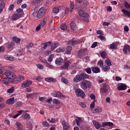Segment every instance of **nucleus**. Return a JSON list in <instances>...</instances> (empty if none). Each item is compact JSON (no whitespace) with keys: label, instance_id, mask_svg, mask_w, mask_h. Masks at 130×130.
Listing matches in <instances>:
<instances>
[{"label":"nucleus","instance_id":"nucleus-1","mask_svg":"<svg viewBox=\"0 0 130 130\" xmlns=\"http://www.w3.org/2000/svg\"><path fill=\"white\" fill-rule=\"evenodd\" d=\"M89 76L88 74H86L84 73H81L79 75H76L73 81L75 83H79V82H81V81H84L86 80V79H89Z\"/></svg>","mask_w":130,"mask_h":130},{"label":"nucleus","instance_id":"nucleus-2","mask_svg":"<svg viewBox=\"0 0 130 130\" xmlns=\"http://www.w3.org/2000/svg\"><path fill=\"white\" fill-rule=\"evenodd\" d=\"M92 85L90 81L84 80L80 83V87L83 90H87L88 88H90Z\"/></svg>","mask_w":130,"mask_h":130},{"label":"nucleus","instance_id":"nucleus-3","mask_svg":"<svg viewBox=\"0 0 130 130\" xmlns=\"http://www.w3.org/2000/svg\"><path fill=\"white\" fill-rule=\"evenodd\" d=\"M45 12H46V8L41 7L38 12L37 17L39 19H41L45 15Z\"/></svg>","mask_w":130,"mask_h":130},{"label":"nucleus","instance_id":"nucleus-4","mask_svg":"<svg viewBox=\"0 0 130 130\" xmlns=\"http://www.w3.org/2000/svg\"><path fill=\"white\" fill-rule=\"evenodd\" d=\"M5 75L10 80H15L16 79V74L13 72L7 71L5 72Z\"/></svg>","mask_w":130,"mask_h":130},{"label":"nucleus","instance_id":"nucleus-5","mask_svg":"<svg viewBox=\"0 0 130 130\" xmlns=\"http://www.w3.org/2000/svg\"><path fill=\"white\" fill-rule=\"evenodd\" d=\"M75 92L76 93L77 96H78L79 97H81V98L82 99H84V97H85V96L84 91L80 88H77L75 90Z\"/></svg>","mask_w":130,"mask_h":130},{"label":"nucleus","instance_id":"nucleus-6","mask_svg":"<svg viewBox=\"0 0 130 130\" xmlns=\"http://www.w3.org/2000/svg\"><path fill=\"white\" fill-rule=\"evenodd\" d=\"M100 92L101 93H107L108 92V88L106 83H104L102 84Z\"/></svg>","mask_w":130,"mask_h":130},{"label":"nucleus","instance_id":"nucleus-7","mask_svg":"<svg viewBox=\"0 0 130 130\" xmlns=\"http://www.w3.org/2000/svg\"><path fill=\"white\" fill-rule=\"evenodd\" d=\"M70 8L71 9H70L69 8H66L65 10L66 14H68L69 12H73V10L75 9V4H74V2H70Z\"/></svg>","mask_w":130,"mask_h":130},{"label":"nucleus","instance_id":"nucleus-8","mask_svg":"<svg viewBox=\"0 0 130 130\" xmlns=\"http://www.w3.org/2000/svg\"><path fill=\"white\" fill-rule=\"evenodd\" d=\"M78 14L81 17H84V18H88L89 17V14L82 10H79Z\"/></svg>","mask_w":130,"mask_h":130},{"label":"nucleus","instance_id":"nucleus-9","mask_svg":"<svg viewBox=\"0 0 130 130\" xmlns=\"http://www.w3.org/2000/svg\"><path fill=\"white\" fill-rule=\"evenodd\" d=\"M22 16V14H19L18 13H15L12 15V20H13V21H16V20H18V19L21 18Z\"/></svg>","mask_w":130,"mask_h":130},{"label":"nucleus","instance_id":"nucleus-10","mask_svg":"<svg viewBox=\"0 0 130 130\" xmlns=\"http://www.w3.org/2000/svg\"><path fill=\"white\" fill-rule=\"evenodd\" d=\"M68 44H69V45H72V46H74V45H77V44H79V41L77 40H72L70 41H68L67 42Z\"/></svg>","mask_w":130,"mask_h":130},{"label":"nucleus","instance_id":"nucleus-11","mask_svg":"<svg viewBox=\"0 0 130 130\" xmlns=\"http://www.w3.org/2000/svg\"><path fill=\"white\" fill-rule=\"evenodd\" d=\"M122 13H123L124 17H127V18H130V11L126 9H122L121 10Z\"/></svg>","mask_w":130,"mask_h":130},{"label":"nucleus","instance_id":"nucleus-12","mask_svg":"<svg viewBox=\"0 0 130 130\" xmlns=\"http://www.w3.org/2000/svg\"><path fill=\"white\" fill-rule=\"evenodd\" d=\"M56 64H57L58 66H61L62 63H63V59L61 57H59L58 58H57L55 61Z\"/></svg>","mask_w":130,"mask_h":130},{"label":"nucleus","instance_id":"nucleus-13","mask_svg":"<svg viewBox=\"0 0 130 130\" xmlns=\"http://www.w3.org/2000/svg\"><path fill=\"white\" fill-rule=\"evenodd\" d=\"M123 51L124 53H127V52H130V46L128 45H125L123 48Z\"/></svg>","mask_w":130,"mask_h":130},{"label":"nucleus","instance_id":"nucleus-14","mask_svg":"<svg viewBox=\"0 0 130 130\" xmlns=\"http://www.w3.org/2000/svg\"><path fill=\"white\" fill-rule=\"evenodd\" d=\"M62 125L63 126V130H68L69 127H70V124L67 123V122H66L64 120L62 121Z\"/></svg>","mask_w":130,"mask_h":130},{"label":"nucleus","instance_id":"nucleus-15","mask_svg":"<svg viewBox=\"0 0 130 130\" xmlns=\"http://www.w3.org/2000/svg\"><path fill=\"white\" fill-rule=\"evenodd\" d=\"M32 84V81L30 80H27L26 81H25L22 84V87L23 88H26V87H28V86H30Z\"/></svg>","mask_w":130,"mask_h":130},{"label":"nucleus","instance_id":"nucleus-16","mask_svg":"<svg viewBox=\"0 0 130 130\" xmlns=\"http://www.w3.org/2000/svg\"><path fill=\"white\" fill-rule=\"evenodd\" d=\"M6 103L8 105H12V104H14V103H15V98H10L9 100H7L6 101Z\"/></svg>","mask_w":130,"mask_h":130},{"label":"nucleus","instance_id":"nucleus-17","mask_svg":"<svg viewBox=\"0 0 130 130\" xmlns=\"http://www.w3.org/2000/svg\"><path fill=\"white\" fill-rule=\"evenodd\" d=\"M5 59H7V60H15L16 59V58L13 57V56L10 55H5Z\"/></svg>","mask_w":130,"mask_h":130},{"label":"nucleus","instance_id":"nucleus-18","mask_svg":"<svg viewBox=\"0 0 130 130\" xmlns=\"http://www.w3.org/2000/svg\"><path fill=\"white\" fill-rule=\"evenodd\" d=\"M126 89V85L125 84L122 83L120 86L118 87V90L119 91H122Z\"/></svg>","mask_w":130,"mask_h":130},{"label":"nucleus","instance_id":"nucleus-19","mask_svg":"<svg viewBox=\"0 0 130 130\" xmlns=\"http://www.w3.org/2000/svg\"><path fill=\"white\" fill-rule=\"evenodd\" d=\"M72 50H73V47H72L71 46H68L66 48V51L65 52V53H66V54H71V53H72Z\"/></svg>","mask_w":130,"mask_h":130},{"label":"nucleus","instance_id":"nucleus-20","mask_svg":"<svg viewBox=\"0 0 130 130\" xmlns=\"http://www.w3.org/2000/svg\"><path fill=\"white\" fill-rule=\"evenodd\" d=\"M92 113H100V112H102V109L101 108L98 107L92 110Z\"/></svg>","mask_w":130,"mask_h":130},{"label":"nucleus","instance_id":"nucleus-21","mask_svg":"<svg viewBox=\"0 0 130 130\" xmlns=\"http://www.w3.org/2000/svg\"><path fill=\"white\" fill-rule=\"evenodd\" d=\"M70 27L71 29H72V30H73L74 31L78 29V27L77 26V25L74 22H72L70 23Z\"/></svg>","mask_w":130,"mask_h":130},{"label":"nucleus","instance_id":"nucleus-22","mask_svg":"<svg viewBox=\"0 0 130 130\" xmlns=\"http://www.w3.org/2000/svg\"><path fill=\"white\" fill-rule=\"evenodd\" d=\"M91 71L95 74H98V73H100V69L98 67H91Z\"/></svg>","mask_w":130,"mask_h":130},{"label":"nucleus","instance_id":"nucleus-23","mask_svg":"<svg viewBox=\"0 0 130 130\" xmlns=\"http://www.w3.org/2000/svg\"><path fill=\"white\" fill-rule=\"evenodd\" d=\"M3 84L7 86V85L10 84L11 81H10V79L6 77L3 79Z\"/></svg>","mask_w":130,"mask_h":130},{"label":"nucleus","instance_id":"nucleus-24","mask_svg":"<svg viewBox=\"0 0 130 130\" xmlns=\"http://www.w3.org/2000/svg\"><path fill=\"white\" fill-rule=\"evenodd\" d=\"M93 124L97 129H99L102 126L101 124L96 121H93Z\"/></svg>","mask_w":130,"mask_h":130},{"label":"nucleus","instance_id":"nucleus-25","mask_svg":"<svg viewBox=\"0 0 130 130\" xmlns=\"http://www.w3.org/2000/svg\"><path fill=\"white\" fill-rule=\"evenodd\" d=\"M12 40L14 41V42H15V43H17V44H19L20 42H21V39L16 37H13L12 38Z\"/></svg>","mask_w":130,"mask_h":130},{"label":"nucleus","instance_id":"nucleus-26","mask_svg":"<svg viewBox=\"0 0 130 130\" xmlns=\"http://www.w3.org/2000/svg\"><path fill=\"white\" fill-rule=\"evenodd\" d=\"M6 44L7 45V47L9 49H10V48H13V47L15 46V43L13 42H8Z\"/></svg>","mask_w":130,"mask_h":130},{"label":"nucleus","instance_id":"nucleus-27","mask_svg":"<svg viewBox=\"0 0 130 130\" xmlns=\"http://www.w3.org/2000/svg\"><path fill=\"white\" fill-rule=\"evenodd\" d=\"M70 66V61H67L66 62H65V63L64 64V65H63L61 68L63 69V70H68V69H69V66Z\"/></svg>","mask_w":130,"mask_h":130},{"label":"nucleus","instance_id":"nucleus-28","mask_svg":"<svg viewBox=\"0 0 130 130\" xmlns=\"http://www.w3.org/2000/svg\"><path fill=\"white\" fill-rule=\"evenodd\" d=\"M5 3L4 2H1L0 3V14L3 13V11H4V9H5Z\"/></svg>","mask_w":130,"mask_h":130},{"label":"nucleus","instance_id":"nucleus-29","mask_svg":"<svg viewBox=\"0 0 130 130\" xmlns=\"http://www.w3.org/2000/svg\"><path fill=\"white\" fill-rule=\"evenodd\" d=\"M16 125L17 127L18 130H24L23 129V126H22V124H21L19 122H17L16 123Z\"/></svg>","mask_w":130,"mask_h":130},{"label":"nucleus","instance_id":"nucleus-30","mask_svg":"<svg viewBox=\"0 0 130 130\" xmlns=\"http://www.w3.org/2000/svg\"><path fill=\"white\" fill-rule=\"evenodd\" d=\"M66 50V48L64 47H60L56 50V52H63Z\"/></svg>","mask_w":130,"mask_h":130},{"label":"nucleus","instance_id":"nucleus-31","mask_svg":"<svg viewBox=\"0 0 130 130\" xmlns=\"http://www.w3.org/2000/svg\"><path fill=\"white\" fill-rule=\"evenodd\" d=\"M109 48L110 49H117V45L115 44V43H113L112 44L110 45Z\"/></svg>","mask_w":130,"mask_h":130},{"label":"nucleus","instance_id":"nucleus-32","mask_svg":"<svg viewBox=\"0 0 130 130\" xmlns=\"http://www.w3.org/2000/svg\"><path fill=\"white\" fill-rule=\"evenodd\" d=\"M51 45V42H48L44 44V49H46L47 48V46H50Z\"/></svg>","mask_w":130,"mask_h":130},{"label":"nucleus","instance_id":"nucleus-33","mask_svg":"<svg viewBox=\"0 0 130 130\" xmlns=\"http://www.w3.org/2000/svg\"><path fill=\"white\" fill-rule=\"evenodd\" d=\"M27 127L28 128V130H32L33 128V125L31 122H28L27 123Z\"/></svg>","mask_w":130,"mask_h":130},{"label":"nucleus","instance_id":"nucleus-34","mask_svg":"<svg viewBox=\"0 0 130 130\" xmlns=\"http://www.w3.org/2000/svg\"><path fill=\"white\" fill-rule=\"evenodd\" d=\"M77 119H75V121L76 122L77 125L78 126H80V123L81 122V121L82 120V118H81L80 117H77Z\"/></svg>","mask_w":130,"mask_h":130},{"label":"nucleus","instance_id":"nucleus-35","mask_svg":"<svg viewBox=\"0 0 130 130\" xmlns=\"http://www.w3.org/2000/svg\"><path fill=\"white\" fill-rule=\"evenodd\" d=\"M56 94H57V97H59L60 98H61V97H63L64 98L66 97V96L63 95L62 93H61L59 91H57Z\"/></svg>","mask_w":130,"mask_h":130},{"label":"nucleus","instance_id":"nucleus-36","mask_svg":"<svg viewBox=\"0 0 130 130\" xmlns=\"http://www.w3.org/2000/svg\"><path fill=\"white\" fill-rule=\"evenodd\" d=\"M57 46H58V44L54 43V44H53L51 46V50L52 51H53V50H54V49H55V48H56V47H57Z\"/></svg>","mask_w":130,"mask_h":130},{"label":"nucleus","instance_id":"nucleus-37","mask_svg":"<svg viewBox=\"0 0 130 130\" xmlns=\"http://www.w3.org/2000/svg\"><path fill=\"white\" fill-rule=\"evenodd\" d=\"M100 55L102 58H105L106 56H107V54L106 53V52L103 51L101 53Z\"/></svg>","mask_w":130,"mask_h":130},{"label":"nucleus","instance_id":"nucleus-38","mask_svg":"<svg viewBox=\"0 0 130 130\" xmlns=\"http://www.w3.org/2000/svg\"><path fill=\"white\" fill-rule=\"evenodd\" d=\"M104 125H107L108 126H110L111 127H112V126H113V123L110 122H105L104 123Z\"/></svg>","mask_w":130,"mask_h":130},{"label":"nucleus","instance_id":"nucleus-39","mask_svg":"<svg viewBox=\"0 0 130 130\" xmlns=\"http://www.w3.org/2000/svg\"><path fill=\"white\" fill-rule=\"evenodd\" d=\"M60 28L61 30L64 31L68 29V26L66 24H61L60 26Z\"/></svg>","mask_w":130,"mask_h":130},{"label":"nucleus","instance_id":"nucleus-40","mask_svg":"<svg viewBox=\"0 0 130 130\" xmlns=\"http://www.w3.org/2000/svg\"><path fill=\"white\" fill-rule=\"evenodd\" d=\"M124 6L126 9H130V4L126 1L124 2Z\"/></svg>","mask_w":130,"mask_h":130},{"label":"nucleus","instance_id":"nucleus-41","mask_svg":"<svg viewBox=\"0 0 130 130\" xmlns=\"http://www.w3.org/2000/svg\"><path fill=\"white\" fill-rule=\"evenodd\" d=\"M86 51V49H81L79 50L78 55H82Z\"/></svg>","mask_w":130,"mask_h":130},{"label":"nucleus","instance_id":"nucleus-42","mask_svg":"<svg viewBox=\"0 0 130 130\" xmlns=\"http://www.w3.org/2000/svg\"><path fill=\"white\" fill-rule=\"evenodd\" d=\"M14 91H15V87L12 86L11 88H9L7 90V92L13 93Z\"/></svg>","mask_w":130,"mask_h":130},{"label":"nucleus","instance_id":"nucleus-43","mask_svg":"<svg viewBox=\"0 0 130 130\" xmlns=\"http://www.w3.org/2000/svg\"><path fill=\"white\" fill-rule=\"evenodd\" d=\"M103 70L104 71V72H107V71H109V70H110V66H104Z\"/></svg>","mask_w":130,"mask_h":130},{"label":"nucleus","instance_id":"nucleus-44","mask_svg":"<svg viewBox=\"0 0 130 130\" xmlns=\"http://www.w3.org/2000/svg\"><path fill=\"white\" fill-rule=\"evenodd\" d=\"M53 12L54 14H57L59 12V8L58 7H55L53 9Z\"/></svg>","mask_w":130,"mask_h":130},{"label":"nucleus","instance_id":"nucleus-45","mask_svg":"<svg viewBox=\"0 0 130 130\" xmlns=\"http://www.w3.org/2000/svg\"><path fill=\"white\" fill-rule=\"evenodd\" d=\"M53 56H54V55H53V54H51L50 55V57L48 59V61L49 62H51V61H52V60H53Z\"/></svg>","mask_w":130,"mask_h":130},{"label":"nucleus","instance_id":"nucleus-46","mask_svg":"<svg viewBox=\"0 0 130 130\" xmlns=\"http://www.w3.org/2000/svg\"><path fill=\"white\" fill-rule=\"evenodd\" d=\"M53 103L55 104H60V101L58 100V99H54L53 100Z\"/></svg>","mask_w":130,"mask_h":130},{"label":"nucleus","instance_id":"nucleus-47","mask_svg":"<svg viewBox=\"0 0 130 130\" xmlns=\"http://www.w3.org/2000/svg\"><path fill=\"white\" fill-rule=\"evenodd\" d=\"M82 3L85 8L88 6V1L87 0H82Z\"/></svg>","mask_w":130,"mask_h":130},{"label":"nucleus","instance_id":"nucleus-48","mask_svg":"<svg viewBox=\"0 0 130 130\" xmlns=\"http://www.w3.org/2000/svg\"><path fill=\"white\" fill-rule=\"evenodd\" d=\"M105 63H106L107 66H111V62H110V60L109 59H107L105 60Z\"/></svg>","mask_w":130,"mask_h":130},{"label":"nucleus","instance_id":"nucleus-49","mask_svg":"<svg viewBox=\"0 0 130 130\" xmlns=\"http://www.w3.org/2000/svg\"><path fill=\"white\" fill-rule=\"evenodd\" d=\"M85 72H86L87 74H91L92 73V71H91V68H88L85 69Z\"/></svg>","mask_w":130,"mask_h":130},{"label":"nucleus","instance_id":"nucleus-50","mask_svg":"<svg viewBox=\"0 0 130 130\" xmlns=\"http://www.w3.org/2000/svg\"><path fill=\"white\" fill-rule=\"evenodd\" d=\"M34 96V93H29L26 95V98L29 99V98H32Z\"/></svg>","mask_w":130,"mask_h":130},{"label":"nucleus","instance_id":"nucleus-51","mask_svg":"<svg viewBox=\"0 0 130 130\" xmlns=\"http://www.w3.org/2000/svg\"><path fill=\"white\" fill-rule=\"evenodd\" d=\"M15 6L13 4H11L8 8L9 11H13Z\"/></svg>","mask_w":130,"mask_h":130},{"label":"nucleus","instance_id":"nucleus-52","mask_svg":"<svg viewBox=\"0 0 130 130\" xmlns=\"http://www.w3.org/2000/svg\"><path fill=\"white\" fill-rule=\"evenodd\" d=\"M46 67H47V68H48L49 69H53V66L49 63H46Z\"/></svg>","mask_w":130,"mask_h":130},{"label":"nucleus","instance_id":"nucleus-53","mask_svg":"<svg viewBox=\"0 0 130 130\" xmlns=\"http://www.w3.org/2000/svg\"><path fill=\"white\" fill-rule=\"evenodd\" d=\"M45 24H46V22H45V20H42L41 21V26H42V27H44V26H45Z\"/></svg>","mask_w":130,"mask_h":130},{"label":"nucleus","instance_id":"nucleus-54","mask_svg":"<svg viewBox=\"0 0 130 130\" xmlns=\"http://www.w3.org/2000/svg\"><path fill=\"white\" fill-rule=\"evenodd\" d=\"M18 80H17V81H18V82H21V81H23V80H24V77L20 75L18 76Z\"/></svg>","mask_w":130,"mask_h":130},{"label":"nucleus","instance_id":"nucleus-55","mask_svg":"<svg viewBox=\"0 0 130 130\" xmlns=\"http://www.w3.org/2000/svg\"><path fill=\"white\" fill-rule=\"evenodd\" d=\"M22 53H23V52L20 50L17 51V52L16 53V55L17 56H20V55H22Z\"/></svg>","mask_w":130,"mask_h":130},{"label":"nucleus","instance_id":"nucleus-56","mask_svg":"<svg viewBox=\"0 0 130 130\" xmlns=\"http://www.w3.org/2000/svg\"><path fill=\"white\" fill-rule=\"evenodd\" d=\"M43 125H44V126H49V124L47 121H44L43 122Z\"/></svg>","mask_w":130,"mask_h":130},{"label":"nucleus","instance_id":"nucleus-57","mask_svg":"<svg viewBox=\"0 0 130 130\" xmlns=\"http://www.w3.org/2000/svg\"><path fill=\"white\" fill-rule=\"evenodd\" d=\"M98 38H100L101 40H104V41H105L106 40L105 37H104V36H102V35L99 36Z\"/></svg>","mask_w":130,"mask_h":130},{"label":"nucleus","instance_id":"nucleus-58","mask_svg":"<svg viewBox=\"0 0 130 130\" xmlns=\"http://www.w3.org/2000/svg\"><path fill=\"white\" fill-rule=\"evenodd\" d=\"M61 81H62V82H63V83H64V84H68V79H67L63 77L61 79Z\"/></svg>","mask_w":130,"mask_h":130},{"label":"nucleus","instance_id":"nucleus-59","mask_svg":"<svg viewBox=\"0 0 130 130\" xmlns=\"http://www.w3.org/2000/svg\"><path fill=\"white\" fill-rule=\"evenodd\" d=\"M16 12L18 14H22V13H23V9L21 8L18 9L16 10Z\"/></svg>","mask_w":130,"mask_h":130},{"label":"nucleus","instance_id":"nucleus-60","mask_svg":"<svg viewBox=\"0 0 130 130\" xmlns=\"http://www.w3.org/2000/svg\"><path fill=\"white\" fill-rule=\"evenodd\" d=\"M79 105L82 107V108H86V106L84 104V103H80Z\"/></svg>","mask_w":130,"mask_h":130},{"label":"nucleus","instance_id":"nucleus-61","mask_svg":"<svg viewBox=\"0 0 130 130\" xmlns=\"http://www.w3.org/2000/svg\"><path fill=\"white\" fill-rule=\"evenodd\" d=\"M97 44H98V43H97L96 42H94V43L92 44V45H91V48H95V47H96V46H97Z\"/></svg>","mask_w":130,"mask_h":130},{"label":"nucleus","instance_id":"nucleus-62","mask_svg":"<svg viewBox=\"0 0 130 130\" xmlns=\"http://www.w3.org/2000/svg\"><path fill=\"white\" fill-rule=\"evenodd\" d=\"M96 34H99V35H103V31L101 30H99L96 31Z\"/></svg>","mask_w":130,"mask_h":130},{"label":"nucleus","instance_id":"nucleus-63","mask_svg":"<svg viewBox=\"0 0 130 130\" xmlns=\"http://www.w3.org/2000/svg\"><path fill=\"white\" fill-rule=\"evenodd\" d=\"M5 50H6V49H5V47L4 46L0 47V52H5Z\"/></svg>","mask_w":130,"mask_h":130},{"label":"nucleus","instance_id":"nucleus-64","mask_svg":"<svg viewBox=\"0 0 130 130\" xmlns=\"http://www.w3.org/2000/svg\"><path fill=\"white\" fill-rule=\"evenodd\" d=\"M98 64H99L100 67H103V61H102V60H100L98 62Z\"/></svg>","mask_w":130,"mask_h":130}]
</instances>
